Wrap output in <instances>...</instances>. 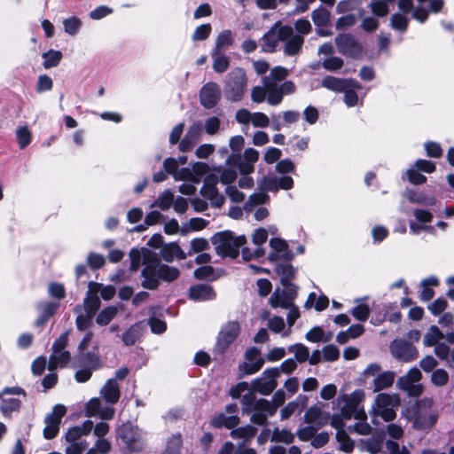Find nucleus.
Returning <instances> with one entry per match:
<instances>
[{"label": "nucleus", "instance_id": "nucleus-1", "mask_svg": "<svg viewBox=\"0 0 454 454\" xmlns=\"http://www.w3.org/2000/svg\"><path fill=\"white\" fill-rule=\"evenodd\" d=\"M289 75V71L284 67H275L270 74L262 78V86H254L251 90V99L260 104L265 99L270 106H278L286 95H292L296 91V86L292 81H284Z\"/></svg>", "mask_w": 454, "mask_h": 454}, {"label": "nucleus", "instance_id": "nucleus-2", "mask_svg": "<svg viewBox=\"0 0 454 454\" xmlns=\"http://www.w3.org/2000/svg\"><path fill=\"white\" fill-rule=\"evenodd\" d=\"M215 246V254L222 258L237 259L242 247L247 241L245 235L235 236L230 230L215 232L210 239Z\"/></svg>", "mask_w": 454, "mask_h": 454}, {"label": "nucleus", "instance_id": "nucleus-3", "mask_svg": "<svg viewBox=\"0 0 454 454\" xmlns=\"http://www.w3.org/2000/svg\"><path fill=\"white\" fill-rule=\"evenodd\" d=\"M248 84L247 73L242 67L233 68L226 76L223 84L225 98L231 102H239L245 96Z\"/></svg>", "mask_w": 454, "mask_h": 454}, {"label": "nucleus", "instance_id": "nucleus-4", "mask_svg": "<svg viewBox=\"0 0 454 454\" xmlns=\"http://www.w3.org/2000/svg\"><path fill=\"white\" fill-rule=\"evenodd\" d=\"M240 331V325L237 320L228 321L218 333L214 352L218 355H224L238 338Z\"/></svg>", "mask_w": 454, "mask_h": 454}, {"label": "nucleus", "instance_id": "nucleus-5", "mask_svg": "<svg viewBox=\"0 0 454 454\" xmlns=\"http://www.w3.org/2000/svg\"><path fill=\"white\" fill-rule=\"evenodd\" d=\"M117 436L129 452H138L143 450L140 430L130 422L123 423L117 429Z\"/></svg>", "mask_w": 454, "mask_h": 454}, {"label": "nucleus", "instance_id": "nucleus-6", "mask_svg": "<svg viewBox=\"0 0 454 454\" xmlns=\"http://www.w3.org/2000/svg\"><path fill=\"white\" fill-rule=\"evenodd\" d=\"M67 411V407L60 403L52 407L51 412L47 414L44 419L45 427L43 430L44 439L52 440L57 437L62 419L66 416Z\"/></svg>", "mask_w": 454, "mask_h": 454}, {"label": "nucleus", "instance_id": "nucleus-7", "mask_svg": "<svg viewBox=\"0 0 454 454\" xmlns=\"http://www.w3.org/2000/svg\"><path fill=\"white\" fill-rule=\"evenodd\" d=\"M281 35L284 54L289 57L296 56L301 52L304 38L301 35H295L291 26L281 27Z\"/></svg>", "mask_w": 454, "mask_h": 454}, {"label": "nucleus", "instance_id": "nucleus-8", "mask_svg": "<svg viewBox=\"0 0 454 454\" xmlns=\"http://www.w3.org/2000/svg\"><path fill=\"white\" fill-rule=\"evenodd\" d=\"M262 375L267 380L262 378L254 379L251 383V389L254 392L260 393L263 395L271 394L278 386L277 378L279 377L280 372L277 367L267 368Z\"/></svg>", "mask_w": 454, "mask_h": 454}, {"label": "nucleus", "instance_id": "nucleus-9", "mask_svg": "<svg viewBox=\"0 0 454 454\" xmlns=\"http://www.w3.org/2000/svg\"><path fill=\"white\" fill-rule=\"evenodd\" d=\"M258 158V151L254 148H247L243 154L240 153H232L229 155L226 159V164L230 168H237L239 170H252Z\"/></svg>", "mask_w": 454, "mask_h": 454}, {"label": "nucleus", "instance_id": "nucleus-10", "mask_svg": "<svg viewBox=\"0 0 454 454\" xmlns=\"http://www.w3.org/2000/svg\"><path fill=\"white\" fill-rule=\"evenodd\" d=\"M338 51L347 57L358 59L363 54V46L350 34H340L334 39Z\"/></svg>", "mask_w": 454, "mask_h": 454}, {"label": "nucleus", "instance_id": "nucleus-11", "mask_svg": "<svg viewBox=\"0 0 454 454\" xmlns=\"http://www.w3.org/2000/svg\"><path fill=\"white\" fill-rule=\"evenodd\" d=\"M390 350L394 357L405 363L414 361L419 356L417 348L411 342L405 340L392 341Z\"/></svg>", "mask_w": 454, "mask_h": 454}, {"label": "nucleus", "instance_id": "nucleus-12", "mask_svg": "<svg viewBox=\"0 0 454 454\" xmlns=\"http://www.w3.org/2000/svg\"><path fill=\"white\" fill-rule=\"evenodd\" d=\"M438 414L431 411L430 407L417 403L414 411L413 427L419 430L431 429L437 422Z\"/></svg>", "mask_w": 454, "mask_h": 454}, {"label": "nucleus", "instance_id": "nucleus-13", "mask_svg": "<svg viewBox=\"0 0 454 454\" xmlns=\"http://www.w3.org/2000/svg\"><path fill=\"white\" fill-rule=\"evenodd\" d=\"M294 186V180L289 176H283L279 178L271 176L270 174L263 176L258 182V188L262 192H278V190H290Z\"/></svg>", "mask_w": 454, "mask_h": 454}, {"label": "nucleus", "instance_id": "nucleus-14", "mask_svg": "<svg viewBox=\"0 0 454 454\" xmlns=\"http://www.w3.org/2000/svg\"><path fill=\"white\" fill-rule=\"evenodd\" d=\"M220 98L221 90L216 82H207L200 90V105L207 109H211L215 106Z\"/></svg>", "mask_w": 454, "mask_h": 454}, {"label": "nucleus", "instance_id": "nucleus-15", "mask_svg": "<svg viewBox=\"0 0 454 454\" xmlns=\"http://www.w3.org/2000/svg\"><path fill=\"white\" fill-rule=\"evenodd\" d=\"M202 135V124L195 121L189 126L184 137L178 145L180 152H189L200 140Z\"/></svg>", "mask_w": 454, "mask_h": 454}, {"label": "nucleus", "instance_id": "nucleus-16", "mask_svg": "<svg viewBox=\"0 0 454 454\" xmlns=\"http://www.w3.org/2000/svg\"><path fill=\"white\" fill-rule=\"evenodd\" d=\"M73 368L88 367L90 369H100L102 361L98 355L91 351H78L72 359Z\"/></svg>", "mask_w": 454, "mask_h": 454}, {"label": "nucleus", "instance_id": "nucleus-17", "mask_svg": "<svg viewBox=\"0 0 454 454\" xmlns=\"http://www.w3.org/2000/svg\"><path fill=\"white\" fill-rule=\"evenodd\" d=\"M216 298L214 287L208 284H196L190 286L188 299L194 301H213Z\"/></svg>", "mask_w": 454, "mask_h": 454}, {"label": "nucleus", "instance_id": "nucleus-18", "mask_svg": "<svg viewBox=\"0 0 454 454\" xmlns=\"http://www.w3.org/2000/svg\"><path fill=\"white\" fill-rule=\"evenodd\" d=\"M281 27L276 23L262 37V51L267 53L276 51L279 42H282Z\"/></svg>", "mask_w": 454, "mask_h": 454}, {"label": "nucleus", "instance_id": "nucleus-19", "mask_svg": "<svg viewBox=\"0 0 454 454\" xmlns=\"http://www.w3.org/2000/svg\"><path fill=\"white\" fill-rule=\"evenodd\" d=\"M240 423V419L237 415L226 416L221 412L213 417L210 420V426L214 428L232 429L237 427Z\"/></svg>", "mask_w": 454, "mask_h": 454}, {"label": "nucleus", "instance_id": "nucleus-20", "mask_svg": "<svg viewBox=\"0 0 454 454\" xmlns=\"http://www.w3.org/2000/svg\"><path fill=\"white\" fill-rule=\"evenodd\" d=\"M274 271L280 276V283L284 287L293 286L291 281L295 278L296 270L291 263H277Z\"/></svg>", "mask_w": 454, "mask_h": 454}, {"label": "nucleus", "instance_id": "nucleus-21", "mask_svg": "<svg viewBox=\"0 0 454 454\" xmlns=\"http://www.w3.org/2000/svg\"><path fill=\"white\" fill-rule=\"evenodd\" d=\"M141 276L144 280L141 286L148 290H155L160 285V278H158V268L145 266L141 270Z\"/></svg>", "mask_w": 454, "mask_h": 454}, {"label": "nucleus", "instance_id": "nucleus-22", "mask_svg": "<svg viewBox=\"0 0 454 454\" xmlns=\"http://www.w3.org/2000/svg\"><path fill=\"white\" fill-rule=\"evenodd\" d=\"M218 182L219 178L215 172H208V174L204 177V184L200 188L201 196L207 200L212 199L213 196H215L216 192H218L216 186Z\"/></svg>", "mask_w": 454, "mask_h": 454}, {"label": "nucleus", "instance_id": "nucleus-23", "mask_svg": "<svg viewBox=\"0 0 454 454\" xmlns=\"http://www.w3.org/2000/svg\"><path fill=\"white\" fill-rule=\"evenodd\" d=\"M22 407L21 400L14 397L2 399L0 411L5 419H12L14 412L19 413Z\"/></svg>", "mask_w": 454, "mask_h": 454}, {"label": "nucleus", "instance_id": "nucleus-24", "mask_svg": "<svg viewBox=\"0 0 454 454\" xmlns=\"http://www.w3.org/2000/svg\"><path fill=\"white\" fill-rule=\"evenodd\" d=\"M103 397L106 403L115 404L121 397V391L119 384L116 380L109 379L106 380L104 388L102 389Z\"/></svg>", "mask_w": 454, "mask_h": 454}, {"label": "nucleus", "instance_id": "nucleus-25", "mask_svg": "<svg viewBox=\"0 0 454 454\" xmlns=\"http://www.w3.org/2000/svg\"><path fill=\"white\" fill-rule=\"evenodd\" d=\"M213 59L212 67L218 74L224 73L230 67V59L218 50H213L211 53Z\"/></svg>", "mask_w": 454, "mask_h": 454}, {"label": "nucleus", "instance_id": "nucleus-26", "mask_svg": "<svg viewBox=\"0 0 454 454\" xmlns=\"http://www.w3.org/2000/svg\"><path fill=\"white\" fill-rule=\"evenodd\" d=\"M395 373L387 371L378 374L373 380V391L379 392L391 387L394 383Z\"/></svg>", "mask_w": 454, "mask_h": 454}, {"label": "nucleus", "instance_id": "nucleus-27", "mask_svg": "<svg viewBox=\"0 0 454 454\" xmlns=\"http://www.w3.org/2000/svg\"><path fill=\"white\" fill-rule=\"evenodd\" d=\"M178 268L162 263L158 269V278L165 282H173L180 277Z\"/></svg>", "mask_w": 454, "mask_h": 454}, {"label": "nucleus", "instance_id": "nucleus-28", "mask_svg": "<svg viewBox=\"0 0 454 454\" xmlns=\"http://www.w3.org/2000/svg\"><path fill=\"white\" fill-rule=\"evenodd\" d=\"M321 84L323 87L334 92H342L346 90V79L344 78L327 75L322 80Z\"/></svg>", "mask_w": 454, "mask_h": 454}, {"label": "nucleus", "instance_id": "nucleus-29", "mask_svg": "<svg viewBox=\"0 0 454 454\" xmlns=\"http://www.w3.org/2000/svg\"><path fill=\"white\" fill-rule=\"evenodd\" d=\"M257 433V428L251 426L246 425L240 427H234L231 429L230 435L233 439H246L249 440L255 436Z\"/></svg>", "mask_w": 454, "mask_h": 454}, {"label": "nucleus", "instance_id": "nucleus-30", "mask_svg": "<svg viewBox=\"0 0 454 454\" xmlns=\"http://www.w3.org/2000/svg\"><path fill=\"white\" fill-rule=\"evenodd\" d=\"M233 42L234 39L232 32L229 29L223 30L218 35L213 50H218V51H222L223 50L231 46Z\"/></svg>", "mask_w": 454, "mask_h": 454}, {"label": "nucleus", "instance_id": "nucleus-31", "mask_svg": "<svg viewBox=\"0 0 454 454\" xmlns=\"http://www.w3.org/2000/svg\"><path fill=\"white\" fill-rule=\"evenodd\" d=\"M118 309L114 306H108L103 309L96 317V323L98 325H107L117 315Z\"/></svg>", "mask_w": 454, "mask_h": 454}, {"label": "nucleus", "instance_id": "nucleus-32", "mask_svg": "<svg viewBox=\"0 0 454 454\" xmlns=\"http://www.w3.org/2000/svg\"><path fill=\"white\" fill-rule=\"evenodd\" d=\"M336 440L340 442V450L350 453L355 448V442L349 437L346 431H337Z\"/></svg>", "mask_w": 454, "mask_h": 454}, {"label": "nucleus", "instance_id": "nucleus-33", "mask_svg": "<svg viewBox=\"0 0 454 454\" xmlns=\"http://www.w3.org/2000/svg\"><path fill=\"white\" fill-rule=\"evenodd\" d=\"M42 57L44 59L43 67L48 69L57 67L59 64L62 59V53L59 51L50 50L47 52H43Z\"/></svg>", "mask_w": 454, "mask_h": 454}, {"label": "nucleus", "instance_id": "nucleus-34", "mask_svg": "<svg viewBox=\"0 0 454 454\" xmlns=\"http://www.w3.org/2000/svg\"><path fill=\"white\" fill-rule=\"evenodd\" d=\"M140 337V327L137 324L132 325L122 334V341L126 346H133Z\"/></svg>", "mask_w": 454, "mask_h": 454}, {"label": "nucleus", "instance_id": "nucleus-35", "mask_svg": "<svg viewBox=\"0 0 454 454\" xmlns=\"http://www.w3.org/2000/svg\"><path fill=\"white\" fill-rule=\"evenodd\" d=\"M443 338V333L436 325H431L429 331L426 333L423 343L427 347H433Z\"/></svg>", "mask_w": 454, "mask_h": 454}, {"label": "nucleus", "instance_id": "nucleus-36", "mask_svg": "<svg viewBox=\"0 0 454 454\" xmlns=\"http://www.w3.org/2000/svg\"><path fill=\"white\" fill-rule=\"evenodd\" d=\"M331 13L325 8H317L311 13V19L317 27H323L329 23Z\"/></svg>", "mask_w": 454, "mask_h": 454}, {"label": "nucleus", "instance_id": "nucleus-37", "mask_svg": "<svg viewBox=\"0 0 454 454\" xmlns=\"http://www.w3.org/2000/svg\"><path fill=\"white\" fill-rule=\"evenodd\" d=\"M210 248L208 240L205 238H194L190 242V248L188 250L189 256L193 254L201 253Z\"/></svg>", "mask_w": 454, "mask_h": 454}, {"label": "nucleus", "instance_id": "nucleus-38", "mask_svg": "<svg viewBox=\"0 0 454 454\" xmlns=\"http://www.w3.org/2000/svg\"><path fill=\"white\" fill-rule=\"evenodd\" d=\"M172 176L176 181H189L192 183H200L202 176L207 172H171Z\"/></svg>", "mask_w": 454, "mask_h": 454}, {"label": "nucleus", "instance_id": "nucleus-39", "mask_svg": "<svg viewBox=\"0 0 454 454\" xmlns=\"http://www.w3.org/2000/svg\"><path fill=\"white\" fill-rule=\"evenodd\" d=\"M394 0H377L372 1L369 4V7L372 12L378 17H385L387 15L389 10L387 6L388 2H393Z\"/></svg>", "mask_w": 454, "mask_h": 454}, {"label": "nucleus", "instance_id": "nucleus-40", "mask_svg": "<svg viewBox=\"0 0 454 454\" xmlns=\"http://www.w3.org/2000/svg\"><path fill=\"white\" fill-rule=\"evenodd\" d=\"M294 435L291 433V431L287 429H278V427L274 428L272 432L271 441L276 442H285L286 444H290L294 442Z\"/></svg>", "mask_w": 454, "mask_h": 454}, {"label": "nucleus", "instance_id": "nucleus-41", "mask_svg": "<svg viewBox=\"0 0 454 454\" xmlns=\"http://www.w3.org/2000/svg\"><path fill=\"white\" fill-rule=\"evenodd\" d=\"M290 352H294V357L300 364L306 362L309 359V348L302 343H296L288 348Z\"/></svg>", "mask_w": 454, "mask_h": 454}, {"label": "nucleus", "instance_id": "nucleus-42", "mask_svg": "<svg viewBox=\"0 0 454 454\" xmlns=\"http://www.w3.org/2000/svg\"><path fill=\"white\" fill-rule=\"evenodd\" d=\"M254 393V392L251 389L249 392L242 395L241 403L243 405V413L249 414L253 411H255L257 401Z\"/></svg>", "mask_w": 454, "mask_h": 454}, {"label": "nucleus", "instance_id": "nucleus-43", "mask_svg": "<svg viewBox=\"0 0 454 454\" xmlns=\"http://www.w3.org/2000/svg\"><path fill=\"white\" fill-rule=\"evenodd\" d=\"M143 264L159 269L162 263H160V257L155 252L143 247Z\"/></svg>", "mask_w": 454, "mask_h": 454}, {"label": "nucleus", "instance_id": "nucleus-44", "mask_svg": "<svg viewBox=\"0 0 454 454\" xmlns=\"http://www.w3.org/2000/svg\"><path fill=\"white\" fill-rule=\"evenodd\" d=\"M270 306L274 309L282 308V309H289L293 306L294 302H289V301L282 294H278V290L275 291L270 298L269 301Z\"/></svg>", "mask_w": 454, "mask_h": 454}, {"label": "nucleus", "instance_id": "nucleus-45", "mask_svg": "<svg viewBox=\"0 0 454 454\" xmlns=\"http://www.w3.org/2000/svg\"><path fill=\"white\" fill-rule=\"evenodd\" d=\"M322 414V410L317 405L310 406L304 414V421L307 424L317 423L318 427L325 425L324 422L317 421Z\"/></svg>", "mask_w": 454, "mask_h": 454}, {"label": "nucleus", "instance_id": "nucleus-46", "mask_svg": "<svg viewBox=\"0 0 454 454\" xmlns=\"http://www.w3.org/2000/svg\"><path fill=\"white\" fill-rule=\"evenodd\" d=\"M63 26L66 33L75 35L82 26V21L79 18L73 16L64 20Z\"/></svg>", "mask_w": 454, "mask_h": 454}, {"label": "nucleus", "instance_id": "nucleus-47", "mask_svg": "<svg viewBox=\"0 0 454 454\" xmlns=\"http://www.w3.org/2000/svg\"><path fill=\"white\" fill-rule=\"evenodd\" d=\"M84 309L87 314L95 316L98 309L100 308V299L98 295L86 296L83 301Z\"/></svg>", "mask_w": 454, "mask_h": 454}, {"label": "nucleus", "instance_id": "nucleus-48", "mask_svg": "<svg viewBox=\"0 0 454 454\" xmlns=\"http://www.w3.org/2000/svg\"><path fill=\"white\" fill-rule=\"evenodd\" d=\"M449 381V373L444 369H436L431 374V382L436 387H443Z\"/></svg>", "mask_w": 454, "mask_h": 454}, {"label": "nucleus", "instance_id": "nucleus-49", "mask_svg": "<svg viewBox=\"0 0 454 454\" xmlns=\"http://www.w3.org/2000/svg\"><path fill=\"white\" fill-rule=\"evenodd\" d=\"M264 364V359L262 357H258L254 363L249 364L244 362L239 365V369L244 372V374L251 375L261 370Z\"/></svg>", "mask_w": 454, "mask_h": 454}, {"label": "nucleus", "instance_id": "nucleus-50", "mask_svg": "<svg viewBox=\"0 0 454 454\" xmlns=\"http://www.w3.org/2000/svg\"><path fill=\"white\" fill-rule=\"evenodd\" d=\"M215 273V269L211 265H202L197 269H195L193 272V277L198 280H205L210 278L211 280L215 279V278L211 277Z\"/></svg>", "mask_w": 454, "mask_h": 454}, {"label": "nucleus", "instance_id": "nucleus-51", "mask_svg": "<svg viewBox=\"0 0 454 454\" xmlns=\"http://www.w3.org/2000/svg\"><path fill=\"white\" fill-rule=\"evenodd\" d=\"M344 65V61L340 57L332 56L327 59H325L323 63L322 67L329 72H334L339 69H340Z\"/></svg>", "mask_w": 454, "mask_h": 454}, {"label": "nucleus", "instance_id": "nucleus-52", "mask_svg": "<svg viewBox=\"0 0 454 454\" xmlns=\"http://www.w3.org/2000/svg\"><path fill=\"white\" fill-rule=\"evenodd\" d=\"M18 144L20 148L24 149L31 142V132L27 127H20L16 131Z\"/></svg>", "mask_w": 454, "mask_h": 454}, {"label": "nucleus", "instance_id": "nucleus-53", "mask_svg": "<svg viewBox=\"0 0 454 454\" xmlns=\"http://www.w3.org/2000/svg\"><path fill=\"white\" fill-rule=\"evenodd\" d=\"M130 266L131 271L138 270L141 263H143V247L139 250L137 248H132L129 251Z\"/></svg>", "mask_w": 454, "mask_h": 454}, {"label": "nucleus", "instance_id": "nucleus-54", "mask_svg": "<svg viewBox=\"0 0 454 454\" xmlns=\"http://www.w3.org/2000/svg\"><path fill=\"white\" fill-rule=\"evenodd\" d=\"M277 407L268 401L267 399L261 398L257 400V405L255 411H261L269 416H273L277 411Z\"/></svg>", "mask_w": 454, "mask_h": 454}, {"label": "nucleus", "instance_id": "nucleus-55", "mask_svg": "<svg viewBox=\"0 0 454 454\" xmlns=\"http://www.w3.org/2000/svg\"><path fill=\"white\" fill-rule=\"evenodd\" d=\"M352 316L358 321L365 322L370 316V309L367 304H359L351 310Z\"/></svg>", "mask_w": 454, "mask_h": 454}, {"label": "nucleus", "instance_id": "nucleus-56", "mask_svg": "<svg viewBox=\"0 0 454 454\" xmlns=\"http://www.w3.org/2000/svg\"><path fill=\"white\" fill-rule=\"evenodd\" d=\"M390 25L394 29L405 31L408 27V19L400 13H395L390 18Z\"/></svg>", "mask_w": 454, "mask_h": 454}, {"label": "nucleus", "instance_id": "nucleus-57", "mask_svg": "<svg viewBox=\"0 0 454 454\" xmlns=\"http://www.w3.org/2000/svg\"><path fill=\"white\" fill-rule=\"evenodd\" d=\"M49 295L52 298L62 300L66 297V289L63 284L52 282L49 285Z\"/></svg>", "mask_w": 454, "mask_h": 454}, {"label": "nucleus", "instance_id": "nucleus-58", "mask_svg": "<svg viewBox=\"0 0 454 454\" xmlns=\"http://www.w3.org/2000/svg\"><path fill=\"white\" fill-rule=\"evenodd\" d=\"M59 308V303L53 301H45L38 305V309H41L40 313H42L48 318L52 317L57 313Z\"/></svg>", "mask_w": 454, "mask_h": 454}, {"label": "nucleus", "instance_id": "nucleus-59", "mask_svg": "<svg viewBox=\"0 0 454 454\" xmlns=\"http://www.w3.org/2000/svg\"><path fill=\"white\" fill-rule=\"evenodd\" d=\"M221 121L216 116L207 118L204 123V129L207 134L215 135L220 129Z\"/></svg>", "mask_w": 454, "mask_h": 454}, {"label": "nucleus", "instance_id": "nucleus-60", "mask_svg": "<svg viewBox=\"0 0 454 454\" xmlns=\"http://www.w3.org/2000/svg\"><path fill=\"white\" fill-rule=\"evenodd\" d=\"M87 263L90 269L95 270L102 268L106 263V260L100 254L90 253L87 257Z\"/></svg>", "mask_w": 454, "mask_h": 454}, {"label": "nucleus", "instance_id": "nucleus-61", "mask_svg": "<svg viewBox=\"0 0 454 454\" xmlns=\"http://www.w3.org/2000/svg\"><path fill=\"white\" fill-rule=\"evenodd\" d=\"M176 242L164 244L160 249V257L167 262H172L175 259V247Z\"/></svg>", "mask_w": 454, "mask_h": 454}, {"label": "nucleus", "instance_id": "nucleus-62", "mask_svg": "<svg viewBox=\"0 0 454 454\" xmlns=\"http://www.w3.org/2000/svg\"><path fill=\"white\" fill-rule=\"evenodd\" d=\"M148 324L153 333L161 334L167 330L166 322L158 317H150L148 320Z\"/></svg>", "mask_w": 454, "mask_h": 454}, {"label": "nucleus", "instance_id": "nucleus-63", "mask_svg": "<svg viewBox=\"0 0 454 454\" xmlns=\"http://www.w3.org/2000/svg\"><path fill=\"white\" fill-rule=\"evenodd\" d=\"M101 402L98 398H91L85 406V415L89 418L97 416L100 411Z\"/></svg>", "mask_w": 454, "mask_h": 454}, {"label": "nucleus", "instance_id": "nucleus-64", "mask_svg": "<svg viewBox=\"0 0 454 454\" xmlns=\"http://www.w3.org/2000/svg\"><path fill=\"white\" fill-rule=\"evenodd\" d=\"M323 356L325 361L333 362L339 359L340 357V350L339 348L333 345L329 344L323 348Z\"/></svg>", "mask_w": 454, "mask_h": 454}]
</instances>
